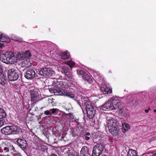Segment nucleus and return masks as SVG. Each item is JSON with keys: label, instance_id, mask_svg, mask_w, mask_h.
<instances>
[{"label": "nucleus", "instance_id": "obj_1", "mask_svg": "<svg viewBox=\"0 0 156 156\" xmlns=\"http://www.w3.org/2000/svg\"><path fill=\"white\" fill-rule=\"evenodd\" d=\"M14 54L11 52H7L2 55V61L7 64H14L15 62Z\"/></svg>", "mask_w": 156, "mask_h": 156}, {"label": "nucleus", "instance_id": "obj_2", "mask_svg": "<svg viewBox=\"0 0 156 156\" xmlns=\"http://www.w3.org/2000/svg\"><path fill=\"white\" fill-rule=\"evenodd\" d=\"M65 86V84L62 81H57L55 84V87L50 89L49 91L54 94L58 93L62 95L63 91H65L64 89Z\"/></svg>", "mask_w": 156, "mask_h": 156}, {"label": "nucleus", "instance_id": "obj_3", "mask_svg": "<svg viewBox=\"0 0 156 156\" xmlns=\"http://www.w3.org/2000/svg\"><path fill=\"white\" fill-rule=\"evenodd\" d=\"M86 109L87 117L89 119H92L94 115L96 108L92 105L90 101L87 102L86 104Z\"/></svg>", "mask_w": 156, "mask_h": 156}, {"label": "nucleus", "instance_id": "obj_4", "mask_svg": "<svg viewBox=\"0 0 156 156\" xmlns=\"http://www.w3.org/2000/svg\"><path fill=\"white\" fill-rule=\"evenodd\" d=\"M40 76L48 77L53 76L55 74L54 71L50 68H44L41 69L37 71Z\"/></svg>", "mask_w": 156, "mask_h": 156}, {"label": "nucleus", "instance_id": "obj_5", "mask_svg": "<svg viewBox=\"0 0 156 156\" xmlns=\"http://www.w3.org/2000/svg\"><path fill=\"white\" fill-rule=\"evenodd\" d=\"M7 76L8 80L10 81L16 80L19 77L18 73L12 69L8 70Z\"/></svg>", "mask_w": 156, "mask_h": 156}, {"label": "nucleus", "instance_id": "obj_6", "mask_svg": "<svg viewBox=\"0 0 156 156\" xmlns=\"http://www.w3.org/2000/svg\"><path fill=\"white\" fill-rule=\"evenodd\" d=\"M77 73L79 77H82L85 81H86L89 83L91 84L93 81L90 77L85 71L83 70H77Z\"/></svg>", "mask_w": 156, "mask_h": 156}, {"label": "nucleus", "instance_id": "obj_7", "mask_svg": "<svg viewBox=\"0 0 156 156\" xmlns=\"http://www.w3.org/2000/svg\"><path fill=\"white\" fill-rule=\"evenodd\" d=\"M110 101L112 107H113L114 109L119 108L122 105V103L119 101V98L116 97H112Z\"/></svg>", "mask_w": 156, "mask_h": 156}, {"label": "nucleus", "instance_id": "obj_8", "mask_svg": "<svg viewBox=\"0 0 156 156\" xmlns=\"http://www.w3.org/2000/svg\"><path fill=\"white\" fill-rule=\"evenodd\" d=\"M107 126L108 129L117 126V121L114 119L110 117L106 118Z\"/></svg>", "mask_w": 156, "mask_h": 156}, {"label": "nucleus", "instance_id": "obj_9", "mask_svg": "<svg viewBox=\"0 0 156 156\" xmlns=\"http://www.w3.org/2000/svg\"><path fill=\"white\" fill-rule=\"evenodd\" d=\"M35 76V71L32 69H29L26 70L24 76L26 79L30 80L33 79Z\"/></svg>", "mask_w": 156, "mask_h": 156}, {"label": "nucleus", "instance_id": "obj_10", "mask_svg": "<svg viewBox=\"0 0 156 156\" xmlns=\"http://www.w3.org/2000/svg\"><path fill=\"white\" fill-rule=\"evenodd\" d=\"M16 143L23 150L26 149L27 146L26 141L23 139H18Z\"/></svg>", "mask_w": 156, "mask_h": 156}, {"label": "nucleus", "instance_id": "obj_11", "mask_svg": "<svg viewBox=\"0 0 156 156\" xmlns=\"http://www.w3.org/2000/svg\"><path fill=\"white\" fill-rule=\"evenodd\" d=\"M109 132L114 136H118L120 134V129L116 126L108 129Z\"/></svg>", "mask_w": 156, "mask_h": 156}, {"label": "nucleus", "instance_id": "obj_12", "mask_svg": "<svg viewBox=\"0 0 156 156\" xmlns=\"http://www.w3.org/2000/svg\"><path fill=\"white\" fill-rule=\"evenodd\" d=\"M62 73L65 74V75L69 79L72 77V73L70 71V70L68 67L64 66L62 68L61 70Z\"/></svg>", "mask_w": 156, "mask_h": 156}, {"label": "nucleus", "instance_id": "obj_13", "mask_svg": "<svg viewBox=\"0 0 156 156\" xmlns=\"http://www.w3.org/2000/svg\"><path fill=\"white\" fill-rule=\"evenodd\" d=\"M102 110L104 111H108L114 110L113 107H112V104L110 101L104 104L101 107Z\"/></svg>", "mask_w": 156, "mask_h": 156}, {"label": "nucleus", "instance_id": "obj_14", "mask_svg": "<svg viewBox=\"0 0 156 156\" xmlns=\"http://www.w3.org/2000/svg\"><path fill=\"white\" fill-rule=\"evenodd\" d=\"M11 126H7L4 127L1 129V132L5 135H8L11 134Z\"/></svg>", "mask_w": 156, "mask_h": 156}, {"label": "nucleus", "instance_id": "obj_15", "mask_svg": "<svg viewBox=\"0 0 156 156\" xmlns=\"http://www.w3.org/2000/svg\"><path fill=\"white\" fill-rule=\"evenodd\" d=\"M80 154L83 156H89L88 148L86 146H83L80 151Z\"/></svg>", "mask_w": 156, "mask_h": 156}, {"label": "nucleus", "instance_id": "obj_16", "mask_svg": "<svg viewBox=\"0 0 156 156\" xmlns=\"http://www.w3.org/2000/svg\"><path fill=\"white\" fill-rule=\"evenodd\" d=\"M6 82V77L4 74L3 72L0 71V83L4 85L5 84Z\"/></svg>", "mask_w": 156, "mask_h": 156}, {"label": "nucleus", "instance_id": "obj_17", "mask_svg": "<svg viewBox=\"0 0 156 156\" xmlns=\"http://www.w3.org/2000/svg\"><path fill=\"white\" fill-rule=\"evenodd\" d=\"M59 55L62 59L64 60L68 59L70 57L69 52L66 51L64 52L61 53Z\"/></svg>", "mask_w": 156, "mask_h": 156}, {"label": "nucleus", "instance_id": "obj_18", "mask_svg": "<svg viewBox=\"0 0 156 156\" xmlns=\"http://www.w3.org/2000/svg\"><path fill=\"white\" fill-rule=\"evenodd\" d=\"M0 41L2 42H10V39L9 37H5L3 34H0Z\"/></svg>", "mask_w": 156, "mask_h": 156}, {"label": "nucleus", "instance_id": "obj_19", "mask_svg": "<svg viewBox=\"0 0 156 156\" xmlns=\"http://www.w3.org/2000/svg\"><path fill=\"white\" fill-rule=\"evenodd\" d=\"M102 152L94 147L92 151V156H99Z\"/></svg>", "mask_w": 156, "mask_h": 156}, {"label": "nucleus", "instance_id": "obj_20", "mask_svg": "<svg viewBox=\"0 0 156 156\" xmlns=\"http://www.w3.org/2000/svg\"><path fill=\"white\" fill-rule=\"evenodd\" d=\"M11 134H17L20 131V129L16 126H11Z\"/></svg>", "mask_w": 156, "mask_h": 156}, {"label": "nucleus", "instance_id": "obj_21", "mask_svg": "<svg viewBox=\"0 0 156 156\" xmlns=\"http://www.w3.org/2000/svg\"><path fill=\"white\" fill-rule=\"evenodd\" d=\"M63 92L62 95L68 96L72 99L74 98L75 97L74 94L68 92L66 90L63 91Z\"/></svg>", "mask_w": 156, "mask_h": 156}, {"label": "nucleus", "instance_id": "obj_22", "mask_svg": "<svg viewBox=\"0 0 156 156\" xmlns=\"http://www.w3.org/2000/svg\"><path fill=\"white\" fill-rule=\"evenodd\" d=\"M94 147L100 151H101V152L103 151L104 148V145L102 143H98Z\"/></svg>", "mask_w": 156, "mask_h": 156}, {"label": "nucleus", "instance_id": "obj_23", "mask_svg": "<svg viewBox=\"0 0 156 156\" xmlns=\"http://www.w3.org/2000/svg\"><path fill=\"white\" fill-rule=\"evenodd\" d=\"M127 156H137L136 152L134 150L130 149L128 153Z\"/></svg>", "mask_w": 156, "mask_h": 156}, {"label": "nucleus", "instance_id": "obj_24", "mask_svg": "<svg viewBox=\"0 0 156 156\" xmlns=\"http://www.w3.org/2000/svg\"><path fill=\"white\" fill-rule=\"evenodd\" d=\"M66 153L69 156H72L74 153L76 154V152L72 148L70 147L67 151Z\"/></svg>", "mask_w": 156, "mask_h": 156}, {"label": "nucleus", "instance_id": "obj_25", "mask_svg": "<svg viewBox=\"0 0 156 156\" xmlns=\"http://www.w3.org/2000/svg\"><path fill=\"white\" fill-rule=\"evenodd\" d=\"M6 117V114L4 110L0 108V119H3Z\"/></svg>", "mask_w": 156, "mask_h": 156}, {"label": "nucleus", "instance_id": "obj_26", "mask_svg": "<svg viewBox=\"0 0 156 156\" xmlns=\"http://www.w3.org/2000/svg\"><path fill=\"white\" fill-rule=\"evenodd\" d=\"M54 100V99H48V105L49 106H53L56 105L55 103L53 101Z\"/></svg>", "mask_w": 156, "mask_h": 156}, {"label": "nucleus", "instance_id": "obj_27", "mask_svg": "<svg viewBox=\"0 0 156 156\" xmlns=\"http://www.w3.org/2000/svg\"><path fill=\"white\" fill-rule=\"evenodd\" d=\"M8 152L11 151L12 154L16 152V150L15 148L12 145H8Z\"/></svg>", "mask_w": 156, "mask_h": 156}, {"label": "nucleus", "instance_id": "obj_28", "mask_svg": "<svg viewBox=\"0 0 156 156\" xmlns=\"http://www.w3.org/2000/svg\"><path fill=\"white\" fill-rule=\"evenodd\" d=\"M66 64L69 66L70 68H72L74 66L75 63L73 61H68L66 62Z\"/></svg>", "mask_w": 156, "mask_h": 156}, {"label": "nucleus", "instance_id": "obj_29", "mask_svg": "<svg viewBox=\"0 0 156 156\" xmlns=\"http://www.w3.org/2000/svg\"><path fill=\"white\" fill-rule=\"evenodd\" d=\"M105 91L104 94H111L112 93V89L111 88H108L105 87Z\"/></svg>", "mask_w": 156, "mask_h": 156}, {"label": "nucleus", "instance_id": "obj_30", "mask_svg": "<svg viewBox=\"0 0 156 156\" xmlns=\"http://www.w3.org/2000/svg\"><path fill=\"white\" fill-rule=\"evenodd\" d=\"M123 129L125 130V132L128 130L130 127L128 124L124 123L122 124Z\"/></svg>", "mask_w": 156, "mask_h": 156}, {"label": "nucleus", "instance_id": "obj_31", "mask_svg": "<svg viewBox=\"0 0 156 156\" xmlns=\"http://www.w3.org/2000/svg\"><path fill=\"white\" fill-rule=\"evenodd\" d=\"M39 94L36 91L34 90L32 91L31 92V96L33 97H37L39 96Z\"/></svg>", "mask_w": 156, "mask_h": 156}, {"label": "nucleus", "instance_id": "obj_32", "mask_svg": "<svg viewBox=\"0 0 156 156\" xmlns=\"http://www.w3.org/2000/svg\"><path fill=\"white\" fill-rule=\"evenodd\" d=\"M6 143H4V142H2V144H0V149L1 151V152H2V150L5 147H7V145Z\"/></svg>", "mask_w": 156, "mask_h": 156}, {"label": "nucleus", "instance_id": "obj_33", "mask_svg": "<svg viewBox=\"0 0 156 156\" xmlns=\"http://www.w3.org/2000/svg\"><path fill=\"white\" fill-rule=\"evenodd\" d=\"M31 101L32 102H33L34 103L37 101H38V98L37 97H33L32 96H31Z\"/></svg>", "mask_w": 156, "mask_h": 156}, {"label": "nucleus", "instance_id": "obj_34", "mask_svg": "<svg viewBox=\"0 0 156 156\" xmlns=\"http://www.w3.org/2000/svg\"><path fill=\"white\" fill-rule=\"evenodd\" d=\"M119 112L120 114L121 115H123L125 114V112L124 111V109L123 108L121 107V108L119 109Z\"/></svg>", "mask_w": 156, "mask_h": 156}, {"label": "nucleus", "instance_id": "obj_35", "mask_svg": "<svg viewBox=\"0 0 156 156\" xmlns=\"http://www.w3.org/2000/svg\"><path fill=\"white\" fill-rule=\"evenodd\" d=\"M47 147L44 145H42L41 146L40 150L42 151L43 152H45L47 150Z\"/></svg>", "mask_w": 156, "mask_h": 156}, {"label": "nucleus", "instance_id": "obj_36", "mask_svg": "<svg viewBox=\"0 0 156 156\" xmlns=\"http://www.w3.org/2000/svg\"><path fill=\"white\" fill-rule=\"evenodd\" d=\"M57 108H53V109H51L49 110L50 111V112L51 113V114H54V113H55L56 111L57 110Z\"/></svg>", "mask_w": 156, "mask_h": 156}, {"label": "nucleus", "instance_id": "obj_37", "mask_svg": "<svg viewBox=\"0 0 156 156\" xmlns=\"http://www.w3.org/2000/svg\"><path fill=\"white\" fill-rule=\"evenodd\" d=\"M7 147H5L3 148V149L2 150V152H8V145H7Z\"/></svg>", "mask_w": 156, "mask_h": 156}, {"label": "nucleus", "instance_id": "obj_38", "mask_svg": "<svg viewBox=\"0 0 156 156\" xmlns=\"http://www.w3.org/2000/svg\"><path fill=\"white\" fill-rule=\"evenodd\" d=\"M44 114L46 115H49L51 114V113L49 110H47L44 112Z\"/></svg>", "mask_w": 156, "mask_h": 156}, {"label": "nucleus", "instance_id": "obj_39", "mask_svg": "<svg viewBox=\"0 0 156 156\" xmlns=\"http://www.w3.org/2000/svg\"><path fill=\"white\" fill-rule=\"evenodd\" d=\"M90 137L91 136H83L84 139L87 141L89 140Z\"/></svg>", "mask_w": 156, "mask_h": 156}, {"label": "nucleus", "instance_id": "obj_40", "mask_svg": "<svg viewBox=\"0 0 156 156\" xmlns=\"http://www.w3.org/2000/svg\"><path fill=\"white\" fill-rule=\"evenodd\" d=\"M105 87H101V91L104 93L105 91Z\"/></svg>", "mask_w": 156, "mask_h": 156}, {"label": "nucleus", "instance_id": "obj_41", "mask_svg": "<svg viewBox=\"0 0 156 156\" xmlns=\"http://www.w3.org/2000/svg\"><path fill=\"white\" fill-rule=\"evenodd\" d=\"M27 53L28 54V57H30L31 56V54L30 53L29 51H25V54H27Z\"/></svg>", "mask_w": 156, "mask_h": 156}, {"label": "nucleus", "instance_id": "obj_42", "mask_svg": "<svg viewBox=\"0 0 156 156\" xmlns=\"http://www.w3.org/2000/svg\"><path fill=\"white\" fill-rule=\"evenodd\" d=\"M5 46V44L4 43L2 42L1 43L0 42V48H2L3 47Z\"/></svg>", "mask_w": 156, "mask_h": 156}, {"label": "nucleus", "instance_id": "obj_43", "mask_svg": "<svg viewBox=\"0 0 156 156\" xmlns=\"http://www.w3.org/2000/svg\"><path fill=\"white\" fill-rule=\"evenodd\" d=\"M84 136H91V135H90V133L88 132H87L85 133L84 134Z\"/></svg>", "mask_w": 156, "mask_h": 156}, {"label": "nucleus", "instance_id": "obj_44", "mask_svg": "<svg viewBox=\"0 0 156 156\" xmlns=\"http://www.w3.org/2000/svg\"><path fill=\"white\" fill-rule=\"evenodd\" d=\"M151 109H150V108H149L148 109L145 110V111L146 113H147L149 112V111Z\"/></svg>", "mask_w": 156, "mask_h": 156}, {"label": "nucleus", "instance_id": "obj_45", "mask_svg": "<svg viewBox=\"0 0 156 156\" xmlns=\"http://www.w3.org/2000/svg\"><path fill=\"white\" fill-rule=\"evenodd\" d=\"M92 137L94 139H96L97 138V136H96L95 133H93Z\"/></svg>", "mask_w": 156, "mask_h": 156}, {"label": "nucleus", "instance_id": "obj_46", "mask_svg": "<svg viewBox=\"0 0 156 156\" xmlns=\"http://www.w3.org/2000/svg\"><path fill=\"white\" fill-rule=\"evenodd\" d=\"M49 156H58L57 155L54 153H52Z\"/></svg>", "mask_w": 156, "mask_h": 156}, {"label": "nucleus", "instance_id": "obj_47", "mask_svg": "<svg viewBox=\"0 0 156 156\" xmlns=\"http://www.w3.org/2000/svg\"><path fill=\"white\" fill-rule=\"evenodd\" d=\"M72 156H79L78 154L76 152V154H73Z\"/></svg>", "mask_w": 156, "mask_h": 156}, {"label": "nucleus", "instance_id": "obj_48", "mask_svg": "<svg viewBox=\"0 0 156 156\" xmlns=\"http://www.w3.org/2000/svg\"><path fill=\"white\" fill-rule=\"evenodd\" d=\"M152 156H156V153H153Z\"/></svg>", "mask_w": 156, "mask_h": 156}, {"label": "nucleus", "instance_id": "obj_49", "mask_svg": "<svg viewBox=\"0 0 156 156\" xmlns=\"http://www.w3.org/2000/svg\"><path fill=\"white\" fill-rule=\"evenodd\" d=\"M14 41H20L16 39Z\"/></svg>", "mask_w": 156, "mask_h": 156}, {"label": "nucleus", "instance_id": "obj_50", "mask_svg": "<svg viewBox=\"0 0 156 156\" xmlns=\"http://www.w3.org/2000/svg\"><path fill=\"white\" fill-rule=\"evenodd\" d=\"M154 112H156V109H154Z\"/></svg>", "mask_w": 156, "mask_h": 156}, {"label": "nucleus", "instance_id": "obj_51", "mask_svg": "<svg viewBox=\"0 0 156 156\" xmlns=\"http://www.w3.org/2000/svg\"><path fill=\"white\" fill-rule=\"evenodd\" d=\"M103 156H107V155L105 154H103Z\"/></svg>", "mask_w": 156, "mask_h": 156}, {"label": "nucleus", "instance_id": "obj_52", "mask_svg": "<svg viewBox=\"0 0 156 156\" xmlns=\"http://www.w3.org/2000/svg\"><path fill=\"white\" fill-rule=\"evenodd\" d=\"M1 121H0V127L1 126Z\"/></svg>", "mask_w": 156, "mask_h": 156}, {"label": "nucleus", "instance_id": "obj_53", "mask_svg": "<svg viewBox=\"0 0 156 156\" xmlns=\"http://www.w3.org/2000/svg\"><path fill=\"white\" fill-rule=\"evenodd\" d=\"M147 156V155H146V156Z\"/></svg>", "mask_w": 156, "mask_h": 156}]
</instances>
